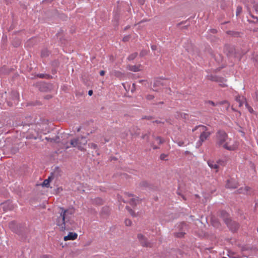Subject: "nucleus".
Returning a JSON list of instances; mask_svg holds the SVG:
<instances>
[{
    "label": "nucleus",
    "mask_w": 258,
    "mask_h": 258,
    "mask_svg": "<svg viewBox=\"0 0 258 258\" xmlns=\"http://www.w3.org/2000/svg\"><path fill=\"white\" fill-rule=\"evenodd\" d=\"M155 98L153 95L148 94L146 96V98L148 100H152Z\"/></svg>",
    "instance_id": "26"
},
{
    "label": "nucleus",
    "mask_w": 258,
    "mask_h": 258,
    "mask_svg": "<svg viewBox=\"0 0 258 258\" xmlns=\"http://www.w3.org/2000/svg\"><path fill=\"white\" fill-rule=\"evenodd\" d=\"M197 130H199L201 133L199 138V141L197 143L198 146H200L202 145L203 142L205 141L210 137L212 132L210 131L207 126L203 125L196 126L192 130V132H195Z\"/></svg>",
    "instance_id": "3"
},
{
    "label": "nucleus",
    "mask_w": 258,
    "mask_h": 258,
    "mask_svg": "<svg viewBox=\"0 0 258 258\" xmlns=\"http://www.w3.org/2000/svg\"><path fill=\"white\" fill-rule=\"evenodd\" d=\"M128 39H129V37H128V36H126V37H124L123 38L122 40H123V41L125 42V41H128Z\"/></svg>",
    "instance_id": "42"
},
{
    "label": "nucleus",
    "mask_w": 258,
    "mask_h": 258,
    "mask_svg": "<svg viewBox=\"0 0 258 258\" xmlns=\"http://www.w3.org/2000/svg\"><path fill=\"white\" fill-rule=\"evenodd\" d=\"M165 80L158 79L156 80L153 85V90L154 91H159L164 85V82Z\"/></svg>",
    "instance_id": "10"
},
{
    "label": "nucleus",
    "mask_w": 258,
    "mask_h": 258,
    "mask_svg": "<svg viewBox=\"0 0 258 258\" xmlns=\"http://www.w3.org/2000/svg\"><path fill=\"white\" fill-rule=\"evenodd\" d=\"M180 116L182 118L186 119L188 115L186 113H183L180 114Z\"/></svg>",
    "instance_id": "36"
},
{
    "label": "nucleus",
    "mask_w": 258,
    "mask_h": 258,
    "mask_svg": "<svg viewBox=\"0 0 258 258\" xmlns=\"http://www.w3.org/2000/svg\"><path fill=\"white\" fill-rule=\"evenodd\" d=\"M37 76L40 78H43L45 77V75L42 74H38Z\"/></svg>",
    "instance_id": "44"
},
{
    "label": "nucleus",
    "mask_w": 258,
    "mask_h": 258,
    "mask_svg": "<svg viewBox=\"0 0 258 258\" xmlns=\"http://www.w3.org/2000/svg\"><path fill=\"white\" fill-rule=\"evenodd\" d=\"M242 12V8L241 7H238L236 9V15H239Z\"/></svg>",
    "instance_id": "29"
},
{
    "label": "nucleus",
    "mask_w": 258,
    "mask_h": 258,
    "mask_svg": "<svg viewBox=\"0 0 258 258\" xmlns=\"http://www.w3.org/2000/svg\"><path fill=\"white\" fill-rule=\"evenodd\" d=\"M217 164L219 165V167L220 166H225V164H226V162L225 161H223V160H219L217 161Z\"/></svg>",
    "instance_id": "25"
},
{
    "label": "nucleus",
    "mask_w": 258,
    "mask_h": 258,
    "mask_svg": "<svg viewBox=\"0 0 258 258\" xmlns=\"http://www.w3.org/2000/svg\"><path fill=\"white\" fill-rule=\"evenodd\" d=\"M208 166L211 168L215 170L217 172L219 170V165L217 164V162H215L214 161L209 160L207 162Z\"/></svg>",
    "instance_id": "16"
},
{
    "label": "nucleus",
    "mask_w": 258,
    "mask_h": 258,
    "mask_svg": "<svg viewBox=\"0 0 258 258\" xmlns=\"http://www.w3.org/2000/svg\"><path fill=\"white\" fill-rule=\"evenodd\" d=\"M177 194L178 195H179L181 197V198L183 200L186 201H187L188 200L187 198L186 197V196L185 195L181 194H180L179 192H178Z\"/></svg>",
    "instance_id": "33"
},
{
    "label": "nucleus",
    "mask_w": 258,
    "mask_h": 258,
    "mask_svg": "<svg viewBox=\"0 0 258 258\" xmlns=\"http://www.w3.org/2000/svg\"><path fill=\"white\" fill-rule=\"evenodd\" d=\"M148 53V51L147 50H142L141 52H140V56H144L145 55H146Z\"/></svg>",
    "instance_id": "31"
},
{
    "label": "nucleus",
    "mask_w": 258,
    "mask_h": 258,
    "mask_svg": "<svg viewBox=\"0 0 258 258\" xmlns=\"http://www.w3.org/2000/svg\"><path fill=\"white\" fill-rule=\"evenodd\" d=\"M257 232H258V227H257Z\"/></svg>",
    "instance_id": "53"
},
{
    "label": "nucleus",
    "mask_w": 258,
    "mask_h": 258,
    "mask_svg": "<svg viewBox=\"0 0 258 258\" xmlns=\"http://www.w3.org/2000/svg\"><path fill=\"white\" fill-rule=\"evenodd\" d=\"M130 214L133 217H136L139 215V212L136 213V211H129Z\"/></svg>",
    "instance_id": "22"
},
{
    "label": "nucleus",
    "mask_w": 258,
    "mask_h": 258,
    "mask_svg": "<svg viewBox=\"0 0 258 258\" xmlns=\"http://www.w3.org/2000/svg\"><path fill=\"white\" fill-rule=\"evenodd\" d=\"M93 94V91L92 90H89V92H88V94L89 96H91Z\"/></svg>",
    "instance_id": "49"
},
{
    "label": "nucleus",
    "mask_w": 258,
    "mask_h": 258,
    "mask_svg": "<svg viewBox=\"0 0 258 258\" xmlns=\"http://www.w3.org/2000/svg\"><path fill=\"white\" fill-rule=\"evenodd\" d=\"M94 202L96 204L102 205L103 204V201L101 198H97L94 199Z\"/></svg>",
    "instance_id": "21"
},
{
    "label": "nucleus",
    "mask_w": 258,
    "mask_h": 258,
    "mask_svg": "<svg viewBox=\"0 0 258 258\" xmlns=\"http://www.w3.org/2000/svg\"><path fill=\"white\" fill-rule=\"evenodd\" d=\"M208 79L219 83V85L222 87H225L227 86L226 84V80L223 78L211 75L208 76Z\"/></svg>",
    "instance_id": "7"
},
{
    "label": "nucleus",
    "mask_w": 258,
    "mask_h": 258,
    "mask_svg": "<svg viewBox=\"0 0 258 258\" xmlns=\"http://www.w3.org/2000/svg\"><path fill=\"white\" fill-rule=\"evenodd\" d=\"M78 237V234L76 232H70L67 236L63 237V240L65 241L68 240H74Z\"/></svg>",
    "instance_id": "14"
},
{
    "label": "nucleus",
    "mask_w": 258,
    "mask_h": 258,
    "mask_svg": "<svg viewBox=\"0 0 258 258\" xmlns=\"http://www.w3.org/2000/svg\"><path fill=\"white\" fill-rule=\"evenodd\" d=\"M138 53L137 52L134 53L130 55L128 57V59L129 60H132L134 59L137 56Z\"/></svg>",
    "instance_id": "20"
},
{
    "label": "nucleus",
    "mask_w": 258,
    "mask_h": 258,
    "mask_svg": "<svg viewBox=\"0 0 258 258\" xmlns=\"http://www.w3.org/2000/svg\"><path fill=\"white\" fill-rule=\"evenodd\" d=\"M252 17L254 19L253 21H254V22H257V21H258V19H257V17H253V16H252Z\"/></svg>",
    "instance_id": "48"
},
{
    "label": "nucleus",
    "mask_w": 258,
    "mask_h": 258,
    "mask_svg": "<svg viewBox=\"0 0 258 258\" xmlns=\"http://www.w3.org/2000/svg\"><path fill=\"white\" fill-rule=\"evenodd\" d=\"M48 55V51L46 50H43L41 52V56L44 57Z\"/></svg>",
    "instance_id": "35"
},
{
    "label": "nucleus",
    "mask_w": 258,
    "mask_h": 258,
    "mask_svg": "<svg viewBox=\"0 0 258 258\" xmlns=\"http://www.w3.org/2000/svg\"><path fill=\"white\" fill-rule=\"evenodd\" d=\"M15 225V223L14 222H12L10 223V225H9V226L10 227V228L12 229V230L14 231V232H16V230L15 229H14V226Z\"/></svg>",
    "instance_id": "28"
},
{
    "label": "nucleus",
    "mask_w": 258,
    "mask_h": 258,
    "mask_svg": "<svg viewBox=\"0 0 258 258\" xmlns=\"http://www.w3.org/2000/svg\"><path fill=\"white\" fill-rule=\"evenodd\" d=\"M208 103L209 104H211V105H212L213 106L216 105L215 103L213 101H208Z\"/></svg>",
    "instance_id": "43"
},
{
    "label": "nucleus",
    "mask_w": 258,
    "mask_h": 258,
    "mask_svg": "<svg viewBox=\"0 0 258 258\" xmlns=\"http://www.w3.org/2000/svg\"><path fill=\"white\" fill-rule=\"evenodd\" d=\"M152 138L154 139V142L150 143L151 146L153 149H157L158 148V147L155 144V143L158 145H160L163 143V140L160 137L154 136H152Z\"/></svg>",
    "instance_id": "13"
},
{
    "label": "nucleus",
    "mask_w": 258,
    "mask_h": 258,
    "mask_svg": "<svg viewBox=\"0 0 258 258\" xmlns=\"http://www.w3.org/2000/svg\"><path fill=\"white\" fill-rule=\"evenodd\" d=\"M245 106L250 113H252L253 111V109L248 104L247 102H245Z\"/></svg>",
    "instance_id": "27"
},
{
    "label": "nucleus",
    "mask_w": 258,
    "mask_h": 258,
    "mask_svg": "<svg viewBox=\"0 0 258 258\" xmlns=\"http://www.w3.org/2000/svg\"><path fill=\"white\" fill-rule=\"evenodd\" d=\"M137 238L140 244L143 247H151L152 244L148 240L147 238L142 233L137 234Z\"/></svg>",
    "instance_id": "6"
},
{
    "label": "nucleus",
    "mask_w": 258,
    "mask_h": 258,
    "mask_svg": "<svg viewBox=\"0 0 258 258\" xmlns=\"http://www.w3.org/2000/svg\"><path fill=\"white\" fill-rule=\"evenodd\" d=\"M52 177H49L47 179H45L41 184L42 186L43 187H49L50 182L52 180Z\"/></svg>",
    "instance_id": "18"
},
{
    "label": "nucleus",
    "mask_w": 258,
    "mask_h": 258,
    "mask_svg": "<svg viewBox=\"0 0 258 258\" xmlns=\"http://www.w3.org/2000/svg\"><path fill=\"white\" fill-rule=\"evenodd\" d=\"M245 102H246V99L244 98H242V101L239 102V107H241L242 106L243 104V103H245Z\"/></svg>",
    "instance_id": "30"
},
{
    "label": "nucleus",
    "mask_w": 258,
    "mask_h": 258,
    "mask_svg": "<svg viewBox=\"0 0 258 258\" xmlns=\"http://www.w3.org/2000/svg\"><path fill=\"white\" fill-rule=\"evenodd\" d=\"M218 104H220V105H223V104H226V109L227 110L228 108H229V103L228 102V101H221L220 102L218 103Z\"/></svg>",
    "instance_id": "23"
},
{
    "label": "nucleus",
    "mask_w": 258,
    "mask_h": 258,
    "mask_svg": "<svg viewBox=\"0 0 258 258\" xmlns=\"http://www.w3.org/2000/svg\"><path fill=\"white\" fill-rule=\"evenodd\" d=\"M184 234V233H183V232H180L176 234V236L178 237H181L183 236Z\"/></svg>",
    "instance_id": "40"
},
{
    "label": "nucleus",
    "mask_w": 258,
    "mask_h": 258,
    "mask_svg": "<svg viewBox=\"0 0 258 258\" xmlns=\"http://www.w3.org/2000/svg\"><path fill=\"white\" fill-rule=\"evenodd\" d=\"M104 74H105V71H104L102 70V71H101L100 72V75L101 76H104Z\"/></svg>",
    "instance_id": "47"
},
{
    "label": "nucleus",
    "mask_w": 258,
    "mask_h": 258,
    "mask_svg": "<svg viewBox=\"0 0 258 258\" xmlns=\"http://www.w3.org/2000/svg\"><path fill=\"white\" fill-rule=\"evenodd\" d=\"M89 146L94 149H96L97 148V145L94 143L89 144Z\"/></svg>",
    "instance_id": "34"
},
{
    "label": "nucleus",
    "mask_w": 258,
    "mask_h": 258,
    "mask_svg": "<svg viewBox=\"0 0 258 258\" xmlns=\"http://www.w3.org/2000/svg\"><path fill=\"white\" fill-rule=\"evenodd\" d=\"M51 98V96H47V97H46V98H47V99H49V98Z\"/></svg>",
    "instance_id": "52"
},
{
    "label": "nucleus",
    "mask_w": 258,
    "mask_h": 258,
    "mask_svg": "<svg viewBox=\"0 0 258 258\" xmlns=\"http://www.w3.org/2000/svg\"><path fill=\"white\" fill-rule=\"evenodd\" d=\"M177 144L179 146H184V143L183 141H178L177 142Z\"/></svg>",
    "instance_id": "38"
},
{
    "label": "nucleus",
    "mask_w": 258,
    "mask_h": 258,
    "mask_svg": "<svg viewBox=\"0 0 258 258\" xmlns=\"http://www.w3.org/2000/svg\"><path fill=\"white\" fill-rule=\"evenodd\" d=\"M124 224L127 226H130L132 224V222L131 220L126 219L124 220Z\"/></svg>",
    "instance_id": "24"
},
{
    "label": "nucleus",
    "mask_w": 258,
    "mask_h": 258,
    "mask_svg": "<svg viewBox=\"0 0 258 258\" xmlns=\"http://www.w3.org/2000/svg\"><path fill=\"white\" fill-rule=\"evenodd\" d=\"M87 141L85 137H78L77 139H73L71 141V145L74 147L78 148V149L84 151L85 146L87 144Z\"/></svg>",
    "instance_id": "5"
},
{
    "label": "nucleus",
    "mask_w": 258,
    "mask_h": 258,
    "mask_svg": "<svg viewBox=\"0 0 258 258\" xmlns=\"http://www.w3.org/2000/svg\"><path fill=\"white\" fill-rule=\"evenodd\" d=\"M14 96L15 97V103H17L18 100L19 94L17 92L14 93Z\"/></svg>",
    "instance_id": "32"
},
{
    "label": "nucleus",
    "mask_w": 258,
    "mask_h": 258,
    "mask_svg": "<svg viewBox=\"0 0 258 258\" xmlns=\"http://www.w3.org/2000/svg\"><path fill=\"white\" fill-rule=\"evenodd\" d=\"M2 208L4 210H11L12 209H14V207L11 204V202L8 201L2 204Z\"/></svg>",
    "instance_id": "17"
},
{
    "label": "nucleus",
    "mask_w": 258,
    "mask_h": 258,
    "mask_svg": "<svg viewBox=\"0 0 258 258\" xmlns=\"http://www.w3.org/2000/svg\"><path fill=\"white\" fill-rule=\"evenodd\" d=\"M193 198H194V199L196 200V201H197V202H199V199H200V196H199L198 195H195L194 196Z\"/></svg>",
    "instance_id": "37"
},
{
    "label": "nucleus",
    "mask_w": 258,
    "mask_h": 258,
    "mask_svg": "<svg viewBox=\"0 0 258 258\" xmlns=\"http://www.w3.org/2000/svg\"><path fill=\"white\" fill-rule=\"evenodd\" d=\"M151 48L153 50H155L157 49V47L156 45H152Z\"/></svg>",
    "instance_id": "46"
},
{
    "label": "nucleus",
    "mask_w": 258,
    "mask_h": 258,
    "mask_svg": "<svg viewBox=\"0 0 258 258\" xmlns=\"http://www.w3.org/2000/svg\"><path fill=\"white\" fill-rule=\"evenodd\" d=\"M238 186V183L237 181L233 178H230L227 180L226 183L225 184V187L227 188H229L231 189H235L237 188Z\"/></svg>",
    "instance_id": "11"
},
{
    "label": "nucleus",
    "mask_w": 258,
    "mask_h": 258,
    "mask_svg": "<svg viewBox=\"0 0 258 258\" xmlns=\"http://www.w3.org/2000/svg\"><path fill=\"white\" fill-rule=\"evenodd\" d=\"M253 192L252 188L248 186H245L239 188L236 193L244 195H251Z\"/></svg>",
    "instance_id": "12"
},
{
    "label": "nucleus",
    "mask_w": 258,
    "mask_h": 258,
    "mask_svg": "<svg viewBox=\"0 0 258 258\" xmlns=\"http://www.w3.org/2000/svg\"><path fill=\"white\" fill-rule=\"evenodd\" d=\"M74 217L73 211H61L56 215L55 219V223L60 231L64 232L68 230L67 227V223L72 220Z\"/></svg>",
    "instance_id": "2"
},
{
    "label": "nucleus",
    "mask_w": 258,
    "mask_h": 258,
    "mask_svg": "<svg viewBox=\"0 0 258 258\" xmlns=\"http://www.w3.org/2000/svg\"><path fill=\"white\" fill-rule=\"evenodd\" d=\"M121 197H122V200L124 202H128L133 206L139 204L141 201L138 197L127 192H123L121 195Z\"/></svg>",
    "instance_id": "4"
},
{
    "label": "nucleus",
    "mask_w": 258,
    "mask_h": 258,
    "mask_svg": "<svg viewBox=\"0 0 258 258\" xmlns=\"http://www.w3.org/2000/svg\"><path fill=\"white\" fill-rule=\"evenodd\" d=\"M146 136H147V135H144V136H142V138H143V139H145V138H146Z\"/></svg>",
    "instance_id": "51"
},
{
    "label": "nucleus",
    "mask_w": 258,
    "mask_h": 258,
    "mask_svg": "<svg viewBox=\"0 0 258 258\" xmlns=\"http://www.w3.org/2000/svg\"><path fill=\"white\" fill-rule=\"evenodd\" d=\"M245 4L247 10L250 12L251 9L258 11V4L254 0H245Z\"/></svg>",
    "instance_id": "9"
},
{
    "label": "nucleus",
    "mask_w": 258,
    "mask_h": 258,
    "mask_svg": "<svg viewBox=\"0 0 258 258\" xmlns=\"http://www.w3.org/2000/svg\"><path fill=\"white\" fill-rule=\"evenodd\" d=\"M224 220L232 231L234 232L239 228V224L235 221H232L230 218H224Z\"/></svg>",
    "instance_id": "8"
},
{
    "label": "nucleus",
    "mask_w": 258,
    "mask_h": 258,
    "mask_svg": "<svg viewBox=\"0 0 258 258\" xmlns=\"http://www.w3.org/2000/svg\"><path fill=\"white\" fill-rule=\"evenodd\" d=\"M236 100L237 102H239L242 101V98H241V97L240 96L237 97L236 98Z\"/></svg>",
    "instance_id": "45"
},
{
    "label": "nucleus",
    "mask_w": 258,
    "mask_h": 258,
    "mask_svg": "<svg viewBox=\"0 0 258 258\" xmlns=\"http://www.w3.org/2000/svg\"><path fill=\"white\" fill-rule=\"evenodd\" d=\"M143 119H148V120H151L152 119V117L151 116H144L143 117Z\"/></svg>",
    "instance_id": "41"
},
{
    "label": "nucleus",
    "mask_w": 258,
    "mask_h": 258,
    "mask_svg": "<svg viewBox=\"0 0 258 258\" xmlns=\"http://www.w3.org/2000/svg\"><path fill=\"white\" fill-rule=\"evenodd\" d=\"M153 122H156V123H161V121H159V120H155V121H154Z\"/></svg>",
    "instance_id": "50"
},
{
    "label": "nucleus",
    "mask_w": 258,
    "mask_h": 258,
    "mask_svg": "<svg viewBox=\"0 0 258 258\" xmlns=\"http://www.w3.org/2000/svg\"><path fill=\"white\" fill-rule=\"evenodd\" d=\"M127 69L134 72H137L142 70L143 66L141 64L129 65L127 67Z\"/></svg>",
    "instance_id": "15"
},
{
    "label": "nucleus",
    "mask_w": 258,
    "mask_h": 258,
    "mask_svg": "<svg viewBox=\"0 0 258 258\" xmlns=\"http://www.w3.org/2000/svg\"><path fill=\"white\" fill-rule=\"evenodd\" d=\"M216 144L219 147H222L224 149L229 151H234L238 146L237 141L234 139L229 138L227 134L222 131H220L217 133Z\"/></svg>",
    "instance_id": "1"
},
{
    "label": "nucleus",
    "mask_w": 258,
    "mask_h": 258,
    "mask_svg": "<svg viewBox=\"0 0 258 258\" xmlns=\"http://www.w3.org/2000/svg\"><path fill=\"white\" fill-rule=\"evenodd\" d=\"M204 199L202 200V203H205L209 200L211 198V196L208 194H204L203 195Z\"/></svg>",
    "instance_id": "19"
},
{
    "label": "nucleus",
    "mask_w": 258,
    "mask_h": 258,
    "mask_svg": "<svg viewBox=\"0 0 258 258\" xmlns=\"http://www.w3.org/2000/svg\"><path fill=\"white\" fill-rule=\"evenodd\" d=\"M166 157H167L166 155H165L164 154H162L160 155V159L161 160H165V158H166Z\"/></svg>",
    "instance_id": "39"
}]
</instances>
